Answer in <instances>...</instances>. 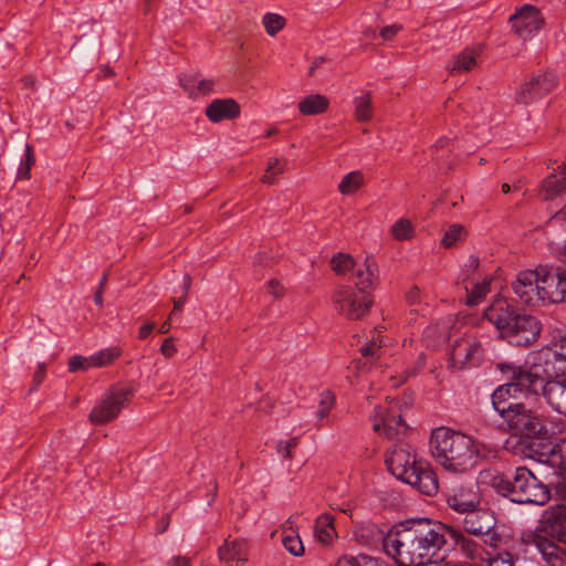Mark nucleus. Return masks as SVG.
<instances>
[{
    "label": "nucleus",
    "instance_id": "1",
    "mask_svg": "<svg viewBox=\"0 0 566 566\" xmlns=\"http://www.w3.org/2000/svg\"><path fill=\"white\" fill-rule=\"evenodd\" d=\"M465 535L428 518L401 522L389 536L391 558L398 566H428L444 559L446 553L459 548Z\"/></svg>",
    "mask_w": 566,
    "mask_h": 566
},
{
    "label": "nucleus",
    "instance_id": "2",
    "mask_svg": "<svg viewBox=\"0 0 566 566\" xmlns=\"http://www.w3.org/2000/svg\"><path fill=\"white\" fill-rule=\"evenodd\" d=\"M430 451L441 467L454 473L473 469L480 458L479 443L471 437L447 427L431 431Z\"/></svg>",
    "mask_w": 566,
    "mask_h": 566
},
{
    "label": "nucleus",
    "instance_id": "3",
    "mask_svg": "<svg viewBox=\"0 0 566 566\" xmlns=\"http://www.w3.org/2000/svg\"><path fill=\"white\" fill-rule=\"evenodd\" d=\"M388 470L398 480L411 485L420 493L433 495L439 484L429 462L418 459L409 446L396 447L386 458Z\"/></svg>",
    "mask_w": 566,
    "mask_h": 566
},
{
    "label": "nucleus",
    "instance_id": "4",
    "mask_svg": "<svg viewBox=\"0 0 566 566\" xmlns=\"http://www.w3.org/2000/svg\"><path fill=\"white\" fill-rule=\"evenodd\" d=\"M491 486L517 504L545 505L551 500L548 486L526 467H517L511 474L491 476Z\"/></svg>",
    "mask_w": 566,
    "mask_h": 566
},
{
    "label": "nucleus",
    "instance_id": "5",
    "mask_svg": "<svg viewBox=\"0 0 566 566\" xmlns=\"http://www.w3.org/2000/svg\"><path fill=\"white\" fill-rule=\"evenodd\" d=\"M503 420L513 434L526 438L547 439L562 433L565 429V422L560 418L546 417L538 409L522 401L506 411Z\"/></svg>",
    "mask_w": 566,
    "mask_h": 566
},
{
    "label": "nucleus",
    "instance_id": "6",
    "mask_svg": "<svg viewBox=\"0 0 566 566\" xmlns=\"http://www.w3.org/2000/svg\"><path fill=\"white\" fill-rule=\"evenodd\" d=\"M525 366L537 387L546 378L566 375V334H555L548 344L531 353Z\"/></svg>",
    "mask_w": 566,
    "mask_h": 566
},
{
    "label": "nucleus",
    "instance_id": "7",
    "mask_svg": "<svg viewBox=\"0 0 566 566\" xmlns=\"http://www.w3.org/2000/svg\"><path fill=\"white\" fill-rule=\"evenodd\" d=\"M499 367L502 373L511 375V381L497 387L492 394V405L504 419L506 411L520 402L515 401L518 395H524L526 399L533 398V392H536L539 387L535 386V379L531 378L525 365L502 363Z\"/></svg>",
    "mask_w": 566,
    "mask_h": 566
},
{
    "label": "nucleus",
    "instance_id": "8",
    "mask_svg": "<svg viewBox=\"0 0 566 566\" xmlns=\"http://www.w3.org/2000/svg\"><path fill=\"white\" fill-rule=\"evenodd\" d=\"M488 337L475 331L467 332L451 344L449 368L453 370L469 369L479 366L484 357V345Z\"/></svg>",
    "mask_w": 566,
    "mask_h": 566
},
{
    "label": "nucleus",
    "instance_id": "9",
    "mask_svg": "<svg viewBox=\"0 0 566 566\" xmlns=\"http://www.w3.org/2000/svg\"><path fill=\"white\" fill-rule=\"evenodd\" d=\"M501 543L483 545L479 539L460 537L459 549L468 558L480 566H514L512 555L500 551Z\"/></svg>",
    "mask_w": 566,
    "mask_h": 566
},
{
    "label": "nucleus",
    "instance_id": "10",
    "mask_svg": "<svg viewBox=\"0 0 566 566\" xmlns=\"http://www.w3.org/2000/svg\"><path fill=\"white\" fill-rule=\"evenodd\" d=\"M373 300L369 293L349 285H339L333 293L334 310L348 319H360L370 310Z\"/></svg>",
    "mask_w": 566,
    "mask_h": 566
},
{
    "label": "nucleus",
    "instance_id": "11",
    "mask_svg": "<svg viewBox=\"0 0 566 566\" xmlns=\"http://www.w3.org/2000/svg\"><path fill=\"white\" fill-rule=\"evenodd\" d=\"M132 395L133 388L129 386L112 387L90 412V421L94 424H103L115 419L128 403Z\"/></svg>",
    "mask_w": 566,
    "mask_h": 566
},
{
    "label": "nucleus",
    "instance_id": "12",
    "mask_svg": "<svg viewBox=\"0 0 566 566\" xmlns=\"http://www.w3.org/2000/svg\"><path fill=\"white\" fill-rule=\"evenodd\" d=\"M496 522L494 513L478 506L464 513L462 526L468 534L475 537L474 539L486 545L502 542L501 534L495 531Z\"/></svg>",
    "mask_w": 566,
    "mask_h": 566
},
{
    "label": "nucleus",
    "instance_id": "13",
    "mask_svg": "<svg viewBox=\"0 0 566 566\" xmlns=\"http://www.w3.org/2000/svg\"><path fill=\"white\" fill-rule=\"evenodd\" d=\"M557 85L558 75L555 71L546 70L542 73L532 74L518 87L516 101L524 105L532 104L552 93Z\"/></svg>",
    "mask_w": 566,
    "mask_h": 566
},
{
    "label": "nucleus",
    "instance_id": "14",
    "mask_svg": "<svg viewBox=\"0 0 566 566\" xmlns=\"http://www.w3.org/2000/svg\"><path fill=\"white\" fill-rule=\"evenodd\" d=\"M542 331L541 322L532 315L517 313L502 337L514 346H528L537 340Z\"/></svg>",
    "mask_w": 566,
    "mask_h": 566
},
{
    "label": "nucleus",
    "instance_id": "15",
    "mask_svg": "<svg viewBox=\"0 0 566 566\" xmlns=\"http://www.w3.org/2000/svg\"><path fill=\"white\" fill-rule=\"evenodd\" d=\"M539 266L534 270H525L516 275L512 289L520 302L527 306H544L543 287L541 283Z\"/></svg>",
    "mask_w": 566,
    "mask_h": 566
},
{
    "label": "nucleus",
    "instance_id": "16",
    "mask_svg": "<svg viewBox=\"0 0 566 566\" xmlns=\"http://www.w3.org/2000/svg\"><path fill=\"white\" fill-rule=\"evenodd\" d=\"M405 428L406 424L397 401L389 400L385 405L375 408L373 416V429L375 432L384 433L387 438L394 439Z\"/></svg>",
    "mask_w": 566,
    "mask_h": 566
},
{
    "label": "nucleus",
    "instance_id": "17",
    "mask_svg": "<svg viewBox=\"0 0 566 566\" xmlns=\"http://www.w3.org/2000/svg\"><path fill=\"white\" fill-rule=\"evenodd\" d=\"M509 21L512 30L523 40L533 38L544 25L541 10L532 4H523Z\"/></svg>",
    "mask_w": 566,
    "mask_h": 566
},
{
    "label": "nucleus",
    "instance_id": "18",
    "mask_svg": "<svg viewBox=\"0 0 566 566\" xmlns=\"http://www.w3.org/2000/svg\"><path fill=\"white\" fill-rule=\"evenodd\" d=\"M539 271L541 283L545 287L543 291L545 305L566 302V270L554 271L539 266Z\"/></svg>",
    "mask_w": 566,
    "mask_h": 566
},
{
    "label": "nucleus",
    "instance_id": "19",
    "mask_svg": "<svg viewBox=\"0 0 566 566\" xmlns=\"http://www.w3.org/2000/svg\"><path fill=\"white\" fill-rule=\"evenodd\" d=\"M448 506L454 512L464 514L480 505L478 492L469 484H457L443 493Z\"/></svg>",
    "mask_w": 566,
    "mask_h": 566
},
{
    "label": "nucleus",
    "instance_id": "20",
    "mask_svg": "<svg viewBox=\"0 0 566 566\" xmlns=\"http://www.w3.org/2000/svg\"><path fill=\"white\" fill-rule=\"evenodd\" d=\"M539 530L545 535L566 543V506H551L542 513Z\"/></svg>",
    "mask_w": 566,
    "mask_h": 566
},
{
    "label": "nucleus",
    "instance_id": "21",
    "mask_svg": "<svg viewBox=\"0 0 566 566\" xmlns=\"http://www.w3.org/2000/svg\"><path fill=\"white\" fill-rule=\"evenodd\" d=\"M536 392H533V398L543 392L548 405L558 413L566 416V377L562 380L546 378Z\"/></svg>",
    "mask_w": 566,
    "mask_h": 566
},
{
    "label": "nucleus",
    "instance_id": "22",
    "mask_svg": "<svg viewBox=\"0 0 566 566\" xmlns=\"http://www.w3.org/2000/svg\"><path fill=\"white\" fill-rule=\"evenodd\" d=\"M530 452V458L551 468L566 465V440L556 446L541 443L537 448L531 447Z\"/></svg>",
    "mask_w": 566,
    "mask_h": 566
},
{
    "label": "nucleus",
    "instance_id": "23",
    "mask_svg": "<svg viewBox=\"0 0 566 566\" xmlns=\"http://www.w3.org/2000/svg\"><path fill=\"white\" fill-rule=\"evenodd\" d=\"M516 314L517 311L515 306L505 297L500 296L496 297L484 312L486 319L496 327L501 336Z\"/></svg>",
    "mask_w": 566,
    "mask_h": 566
},
{
    "label": "nucleus",
    "instance_id": "24",
    "mask_svg": "<svg viewBox=\"0 0 566 566\" xmlns=\"http://www.w3.org/2000/svg\"><path fill=\"white\" fill-rule=\"evenodd\" d=\"M392 534V528L385 532L376 524H366L360 526L357 532L356 536L358 541H360L364 545L377 548L381 546L382 551L386 555L389 557L391 556L390 547L389 545V536Z\"/></svg>",
    "mask_w": 566,
    "mask_h": 566
},
{
    "label": "nucleus",
    "instance_id": "25",
    "mask_svg": "<svg viewBox=\"0 0 566 566\" xmlns=\"http://www.w3.org/2000/svg\"><path fill=\"white\" fill-rule=\"evenodd\" d=\"M206 116L212 123L231 120L240 116V105L232 98L213 99L206 108Z\"/></svg>",
    "mask_w": 566,
    "mask_h": 566
},
{
    "label": "nucleus",
    "instance_id": "26",
    "mask_svg": "<svg viewBox=\"0 0 566 566\" xmlns=\"http://www.w3.org/2000/svg\"><path fill=\"white\" fill-rule=\"evenodd\" d=\"M355 289L368 293L373 290L378 281V268L375 261L365 259L361 264L355 269Z\"/></svg>",
    "mask_w": 566,
    "mask_h": 566
},
{
    "label": "nucleus",
    "instance_id": "27",
    "mask_svg": "<svg viewBox=\"0 0 566 566\" xmlns=\"http://www.w3.org/2000/svg\"><path fill=\"white\" fill-rule=\"evenodd\" d=\"M218 555L221 562L230 563L238 562L244 563L248 559V546L244 539H226L222 546L218 549Z\"/></svg>",
    "mask_w": 566,
    "mask_h": 566
},
{
    "label": "nucleus",
    "instance_id": "28",
    "mask_svg": "<svg viewBox=\"0 0 566 566\" xmlns=\"http://www.w3.org/2000/svg\"><path fill=\"white\" fill-rule=\"evenodd\" d=\"M480 51L475 48H465L457 54L447 65L451 74H460L471 71L476 66V59Z\"/></svg>",
    "mask_w": 566,
    "mask_h": 566
},
{
    "label": "nucleus",
    "instance_id": "29",
    "mask_svg": "<svg viewBox=\"0 0 566 566\" xmlns=\"http://www.w3.org/2000/svg\"><path fill=\"white\" fill-rule=\"evenodd\" d=\"M566 188V165L558 167V172L545 178L543 182V197L546 200L553 199Z\"/></svg>",
    "mask_w": 566,
    "mask_h": 566
},
{
    "label": "nucleus",
    "instance_id": "30",
    "mask_svg": "<svg viewBox=\"0 0 566 566\" xmlns=\"http://www.w3.org/2000/svg\"><path fill=\"white\" fill-rule=\"evenodd\" d=\"M328 105L329 101L327 97L321 94H312L298 103V111L303 115L313 116L324 113Z\"/></svg>",
    "mask_w": 566,
    "mask_h": 566
},
{
    "label": "nucleus",
    "instance_id": "31",
    "mask_svg": "<svg viewBox=\"0 0 566 566\" xmlns=\"http://www.w3.org/2000/svg\"><path fill=\"white\" fill-rule=\"evenodd\" d=\"M314 533L316 538L323 544H329L336 536L334 527V517L328 513L319 515L315 521Z\"/></svg>",
    "mask_w": 566,
    "mask_h": 566
},
{
    "label": "nucleus",
    "instance_id": "32",
    "mask_svg": "<svg viewBox=\"0 0 566 566\" xmlns=\"http://www.w3.org/2000/svg\"><path fill=\"white\" fill-rule=\"evenodd\" d=\"M122 355L119 347H107L90 356L91 365L94 368H102L112 365Z\"/></svg>",
    "mask_w": 566,
    "mask_h": 566
},
{
    "label": "nucleus",
    "instance_id": "33",
    "mask_svg": "<svg viewBox=\"0 0 566 566\" xmlns=\"http://www.w3.org/2000/svg\"><path fill=\"white\" fill-rule=\"evenodd\" d=\"M390 233L397 241H410L415 238L416 229L409 219L400 218L391 226Z\"/></svg>",
    "mask_w": 566,
    "mask_h": 566
},
{
    "label": "nucleus",
    "instance_id": "34",
    "mask_svg": "<svg viewBox=\"0 0 566 566\" xmlns=\"http://www.w3.org/2000/svg\"><path fill=\"white\" fill-rule=\"evenodd\" d=\"M364 184V177L360 171L354 170L343 177L338 185V191L342 195H352L356 192Z\"/></svg>",
    "mask_w": 566,
    "mask_h": 566
},
{
    "label": "nucleus",
    "instance_id": "35",
    "mask_svg": "<svg viewBox=\"0 0 566 566\" xmlns=\"http://www.w3.org/2000/svg\"><path fill=\"white\" fill-rule=\"evenodd\" d=\"M284 548L293 556H302L304 554V545L297 532L285 531L282 536Z\"/></svg>",
    "mask_w": 566,
    "mask_h": 566
},
{
    "label": "nucleus",
    "instance_id": "36",
    "mask_svg": "<svg viewBox=\"0 0 566 566\" xmlns=\"http://www.w3.org/2000/svg\"><path fill=\"white\" fill-rule=\"evenodd\" d=\"M490 279H483L482 282L475 283L471 290H469L468 286H465V290L468 292L467 294V304L470 306L479 304L485 295L490 292Z\"/></svg>",
    "mask_w": 566,
    "mask_h": 566
},
{
    "label": "nucleus",
    "instance_id": "37",
    "mask_svg": "<svg viewBox=\"0 0 566 566\" xmlns=\"http://www.w3.org/2000/svg\"><path fill=\"white\" fill-rule=\"evenodd\" d=\"M355 115L359 122H368L373 117L371 98L369 93L355 97Z\"/></svg>",
    "mask_w": 566,
    "mask_h": 566
},
{
    "label": "nucleus",
    "instance_id": "38",
    "mask_svg": "<svg viewBox=\"0 0 566 566\" xmlns=\"http://www.w3.org/2000/svg\"><path fill=\"white\" fill-rule=\"evenodd\" d=\"M335 406V396L332 391L325 390L321 394L317 410L315 411V418L317 421L324 420L331 413Z\"/></svg>",
    "mask_w": 566,
    "mask_h": 566
},
{
    "label": "nucleus",
    "instance_id": "39",
    "mask_svg": "<svg viewBox=\"0 0 566 566\" xmlns=\"http://www.w3.org/2000/svg\"><path fill=\"white\" fill-rule=\"evenodd\" d=\"M333 271L338 275H345L355 268L354 259L347 253H337L331 260Z\"/></svg>",
    "mask_w": 566,
    "mask_h": 566
},
{
    "label": "nucleus",
    "instance_id": "40",
    "mask_svg": "<svg viewBox=\"0 0 566 566\" xmlns=\"http://www.w3.org/2000/svg\"><path fill=\"white\" fill-rule=\"evenodd\" d=\"M35 163L33 147L30 144H25V153L24 157L21 159L17 178L18 179H29L31 176V168Z\"/></svg>",
    "mask_w": 566,
    "mask_h": 566
},
{
    "label": "nucleus",
    "instance_id": "41",
    "mask_svg": "<svg viewBox=\"0 0 566 566\" xmlns=\"http://www.w3.org/2000/svg\"><path fill=\"white\" fill-rule=\"evenodd\" d=\"M262 23L266 33L274 36L284 28L285 19L277 13L269 12L263 15Z\"/></svg>",
    "mask_w": 566,
    "mask_h": 566
},
{
    "label": "nucleus",
    "instance_id": "42",
    "mask_svg": "<svg viewBox=\"0 0 566 566\" xmlns=\"http://www.w3.org/2000/svg\"><path fill=\"white\" fill-rule=\"evenodd\" d=\"M285 166V163H281L277 158H271L262 177V182L266 185H274L277 176L284 171Z\"/></svg>",
    "mask_w": 566,
    "mask_h": 566
},
{
    "label": "nucleus",
    "instance_id": "43",
    "mask_svg": "<svg viewBox=\"0 0 566 566\" xmlns=\"http://www.w3.org/2000/svg\"><path fill=\"white\" fill-rule=\"evenodd\" d=\"M465 237V229L460 224H452L443 234L441 243L446 248L453 247Z\"/></svg>",
    "mask_w": 566,
    "mask_h": 566
},
{
    "label": "nucleus",
    "instance_id": "44",
    "mask_svg": "<svg viewBox=\"0 0 566 566\" xmlns=\"http://www.w3.org/2000/svg\"><path fill=\"white\" fill-rule=\"evenodd\" d=\"M536 546L547 562L552 563L558 559V547L554 543L538 539Z\"/></svg>",
    "mask_w": 566,
    "mask_h": 566
},
{
    "label": "nucleus",
    "instance_id": "45",
    "mask_svg": "<svg viewBox=\"0 0 566 566\" xmlns=\"http://www.w3.org/2000/svg\"><path fill=\"white\" fill-rule=\"evenodd\" d=\"M298 444V438L294 437L289 440H281L276 444V452L284 459L293 458V449Z\"/></svg>",
    "mask_w": 566,
    "mask_h": 566
},
{
    "label": "nucleus",
    "instance_id": "46",
    "mask_svg": "<svg viewBox=\"0 0 566 566\" xmlns=\"http://www.w3.org/2000/svg\"><path fill=\"white\" fill-rule=\"evenodd\" d=\"M67 367L70 373H76L93 368V365H91L90 356L74 355L69 359Z\"/></svg>",
    "mask_w": 566,
    "mask_h": 566
},
{
    "label": "nucleus",
    "instance_id": "47",
    "mask_svg": "<svg viewBox=\"0 0 566 566\" xmlns=\"http://www.w3.org/2000/svg\"><path fill=\"white\" fill-rule=\"evenodd\" d=\"M190 287V276L189 275H185L184 276V295H181L180 297L176 298L174 301V308L170 313V318H172V316H175L177 313H179L185 303H186V300H187V294H188V290Z\"/></svg>",
    "mask_w": 566,
    "mask_h": 566
},
{
    "label": "nucleus",
    "instance_id": "48",
    "mask_svg": "<svg viewBox=\"0 0 566 566\" xmlns=\"http://www.w3.org/2000/svg\"><path fill=\"white\" fill-rule=\"evenodd\" d=\"M179 83L189 96L196 97V86L198 83V78L196 76L182 75L179 77Z\"/></svg>",
    "mask_w": 566,
    "mask_h": 566
},
{
    "label": "nucleus",
    "instance_id": "49",
    "mask_svg": "<svg viewBox=\"0 0 566 566\" xmlns=\"http://www.w3.org/2000/svg\"><path fill=\"white\" fill-rule=\"evenodd\" d=\"M214 81L211 78L198 80L196 86V97L200 95H208L213 92Z\"/></svg>",
    "mask_w": 566,
    "mask_h": 566
},
{
    "label": "nucleus",
    "instance_id": "50",
    "mask_svg": "<svg viewBox=\"0 0 566 566\" xmlns=\"http://www.w3.org/2000/svg\"><path fill=\"white\" fill-rule=\"evenodd\" d=\"M401 30L402 25L395 23L391 25L384 27L380 30L379 35L384 41H391Z\"/></svg>",
    "mask_w": 566,
    "mask_h": 566
},
{
    "label": "nucleus",
    "instance_id": "51",
    "mask_svg": "<svg viewBox=\"0 0 566 566\" xmlns=\"http://www.w3.org/2000/svg\"><path fill=\"white\" fill-rule=\"evenodd\" d=\"M160 353L166 357L170 358L177 353V347L175 345L174 338L168 337L166 338L161 346H160Z\"/></svg>",
    "mask_w": 566,
    "mask_h": 566
},
{
    "label": "nucleus",
    "instance_id": "52",
    "mask_svg": "<svg viewBox=\"0 0 566 566\" xmlns=\"http://www.w3.org/2000/svg\"><path fill=\"white\" fill-rule=\"evenodd\" d=\"M266 291L269 294L273 295L275 298L282 297L284 294V287L277 280H270L266 283Z\"/></svg>",
    "mask_w": 566,
    "mask_h": 566
},
{
    "label": "nucleus",
    "instance_id": "53",
    "mask_svg": "<svg viewBox=\"0 0 566 566\" xmlns=\"http://www.w3.org/2000/svg\"><path fill=\"white\" fill-rule=\"evenodd\" d=\"M480 265V260L475 255H470L468 261L463 265V273L469 277L470 273L474 272Z\"/></svg>",
    "mask_w": 566,
    "mask_h": 566
},
{
    "label": "nucleus",
    "instance_id": "54",
    "mask_svg": "<svg viewBox=\"0 0 566 566\" xmlns=\"http://www.w3.org/2000/svg\"><path fill=\"white\" fill-rule=\"evenodd\" d=\"M379 349L380 345H377L376 340L373 339L371 342H368L367 344L361 346L359 350L363 356H374Z\"/></svg>",
    "mask_w": 566,
    "mask_h": 566
},
{
    "label": "nucleus",
    "instance_id": "55",
    "mask_svg": "<svg viewBox=\"0 0 566 566\" xmlns=\"http://www.w3.org/2000/svg\"><path fill=\"white\" fill-rule=\"evenodd\" d=\"M156 327L155 323H147L140 326L138 336L140 339L147 338L154 328Z\"/></svg>",
    "mask_w": 566,
    "mask_h": 566
},
{
    "label": "nucleus",
    "instance_id": "56",
    "mask_svg": "<svg viewBox=\"0 0 566 566\" xmlns=\"http://www.w3.org/2000/svg\"><path fill=\"white\" fill-rule=\"evenodd\" d=\"M167 566H190V559L182 556H176L167 562Z\"/></svg>",
    "mask_w": 566,
    "mask_h": 566
},
{
    "label": "nucleus",
    "instance_id": "57",
    "mask_svg": "<svg viewBox=\"0 0 566 566\" xmlns=\"http://www.w3.org/2000/svg\"><path fill=\"white\" fill-rule=\"evenodd\" d=\"M424 365H426V360H424L423 355L421 354V355H419V357L417 359L416 366L412 369L406 370L407 377L416 375L419 370H421L424 367Z\"/></svg>",
    "mask_w": 566,
    "mask_h": 566
},
{
    "label": "nucleus",
    "instance_id": "58",
    "mask_svg": "<svg viewBox=\"0 0 566 566\" xmlns=\"http://www.w3.org/2000/svg\"><path fill=\"white\" fill-rule=\"evenodd\" d=\"M44 375H45V370L42 366H40L39 369L34 374V381L36 382V386H39L42 382Z\"/></svg>",
    "mask_w": 566,
    "mask_h": 566
},
{
    "label": "nucleus",
    "instance_id": "59",
    "mask_svg": "<svg viewBox=\"0 0 566 566\" xmlns=\"http://www.w3.org/2000/svg\"><path fill=\"white\" fill-rule=\"evenodd\" d=\"M170 317L168 321H166L158 329L160 334H167L171 328Z\"/></svg>",
    "mask_w": 566,
    "mask_h": 566
},
{
    "label": "nucleus",
    "instance_id": "60",
    "mask_svg": "<svg viewBox=\"0 0 566 566\" xmlns=\"http://www.w3.org/2000/svg\"><path fill=\"white\" fill-rule=\"evenodd\" d=\"M419 295V290L417 287L412 289L409 293H408V301L410 303H413L416 302L417 297Z\"/></svg>",
    "mask_w": 566,
    "mask_h": 566
},
{
    "label": "nucleus",
    "instance_id": "61",
    "mask_svg": "<svg viewBox=\"0 0 566 566\" xmlns=\"http://www.w3.org/2000/svg\"><path fill=\"white\" fill-rule=\"evenodd\" d=\"M94 302L97 306H103V293L102 290H98L94 295Z\"/></svg>",
    "mask_w": 566,
    "mask_h": 566
},
{
    "label": "nucleus",
    "instance_id": "62",
    "mask_svg": "<svg viewBox=\"0 0 566 566\" xmlns=\"http://www.w3.org/2000/svg\"><path fill=\"white\" fill-rule=\"evenodd\" d=\"M558 492L563 497L566 499V478H564L563 481L558 484Z\"/></svg>",
    "mask_w": 566,
    "mask_h": 566
},
{
    "label": "nucleus",
    "instance_id": "63",
    "mask_svg": "<svg viewBox=\"0 0 566 566\" xmlns=\"http://www.w3.org/2000/svg\"><path fill=\"white\" fill-rule=\"evenodd\" d=\"M502 191L503 193H509L511 191V186L509 184H503Z\"/></svg>",
    "mask_w": 566,
    "mask_h": 566
},
{
    "label": "nucleus",
    "instance_id": "64",
    "mask_svg": "<svg viewBox=\"0 0 566 566\" xmlns=\"http://www.w3.org/2000/svg\"><path fill=\"white\" fill-rule=\"evenodd\" d=\"M298 518V515L295 514V515H292L287 518L286 523L287 524H293L296 520Z\"/></svg>",
    "mask_w": 566,
    "mask_h": 566
}]
</instances>
